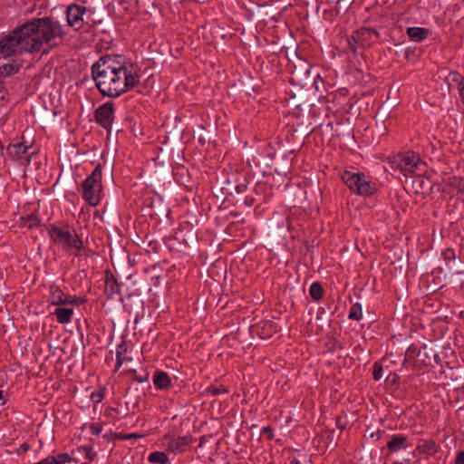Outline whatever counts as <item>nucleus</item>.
Here are the masks:
<instances>
[{"instance_id":"35","label":"nucleus","mask_w":464,"mask_h":464,"mask_svg":"<svg viewBox=\"0 0 464 464\" xmlns=\"http://www.w3.org/2000/svg\"><path fill=\"white\" fill-rule=\"evenodd\" d=\"M91 430H92V434L98 435L101 433L102 428L100 424L96 423V424H92Z\"/></svg>"},{"instance_id":"20","label":"nucleus","mask_w":464,"mask_h":464,"mask_svg":"<svg viewBox=\"0 0 464 464\" xmlns=\"http://www.w3.org/2000/svg\"><path fill=\"white\" fill-rule=\"evenodd\" d=\"M148 460L151 463L166 464L169 461V458L164 452L154 451L150 454Z\"/></svg>"},{"instance_id":"32","label":"nucleus","mask_w":464,"mask_h":464,"mask_svg":"<svg viewBox=\"0 0 464 464\" xmlns=\"http://www.w3.org/2000/svg\"><path fill=\"white\" fill-rule=\"evenodd\" d=\"M28 227L33 228L34 227H37L39 225L40 220L35 216H29L28 217Z\"/></svg>"},{"instance_id":"42","label":"nucleus","mask_w":464,"mask_h":464,"mask_svg":"<svg viewBox=\"0 0 464 464\" xmlns=\"http://www.w3.org/2000/svg\"><path fill=\"white\" fill-rule=\"evenodd\" d=\"M392 464H402V463H400V462H394V463H392Z\"/></svg>"},{"instance_id":"36","label":"nucleus","mask_w":464,"mask_h":464,"mask_svg":"<svg viewBox=\"0 0 464 464\" xmlns=\"http://www.w3.org/2000/svg\"><path fill=\"white\" fill-rule=\"evenodd\" d=\"M457 186L464 193V179H459L457 180Z\"/></svg>"},{"instance_id":"11","label":"nucleus","mask_w":464,"mask_h":464,"mask_svg":"<svg viewBox=\"0 0 464 464\" xmlns=\"http://www.w3.org/2000/svg\"><path fill=\"white\" fill-rule=\"evenodd\" d=\"M50 302L52 304L63 305V304H80L83 301L76 296L65 295L59 287L51 288Z\"/></svg>"},{"instance_id":"12","label":"nucleus","mask_w":464,"mask_h":464,"mask_svg":"<svg viewBox=\"0 0 464 464\" xmlns=\"http://www.w3.org/2000/svg\"><path fill=\"white\" fill-rule=\"evenodd\" d=\"M163 440L167 441V450L174 453L184 451V449L191 443V438L189 436H182L175 439L172 435L166 434Z\"/></svg>"},{"instance_id":"25","label":"nucleus","mask_w":464,"mask_h":464,"mask_svg":"<svg viewBox=\"0 0 464 464\" xmlns=\"http://www.w3.org/2000/svg\"><path fill=\"white\" fill-rule=\"evenodd\" d=\"M55 459L57 464H65L72 461V458L68 453H60L56 456H53Z\"/></svg>"},{"instance_id":"17","label":"nucleus","mask_w":464,"mask_h":464,"mask_svg":"<svg viewBox=\"0 0 464 464\" xmlns=\"http://www.w3.org/2000/svg\"><path fill=\"white\" fill-rule=\"evenodd\" d=\"M154 385L159 389H166L170 384L169 376L164 372H156L153 377Z\"/></svg>"},{"instance_id":"10","label":"nucleus","mask_w":464,"mask_h":464,"mask_svg":"<svg viewBox=\"0 0 464 464\" xmlns=\"http://www.w3.org/2000/svg\"><path fill=\"white\" fill-rule=\"evenodd\" d=\"M95 120L105 129H109L113 120V104L106 102L95 111Z\"/></svg>"},{"instance_id":"21","label":"nucleus","mask_w":464,"mask_h":464,"mask_svg":"<svg viewBox=\"0 0 464 464\" xmlns=\"http://www.w3.org/2000/svg\"><path fill=\"white\" fill-rule=\"evenodd\" d=\"M447 81L449 86H451L453 83H456L459 88V91L460 90L461 85H464V77L458 72H450L449 76L447 77Z\"/></svg>"},{"instance_id":"8","label":"nucleus","mask_w":464,"mask_h":464,"mask_svg":"<svg viewBox=\"0 0 464 464\" xmlns=\"http://www.w3.org/2000/svg\"><path fill=\"white\" fill-rule=\"evenodd\" d=\"M31 146L24 142L12 143L7 147V154L13 160H17L20 165L27 166L34 154V151L29 152Z\"/></svg>"},{"instance_id":"14","label":"nucleus","mask_w":464,"mask_h":464,"mask_svg":"<svg viewBox=\"0 0 464 464\" xmlns=\"http://www.w3.org/2000/svg\"><path fill=\"white\" fill-rule=\"evenodd\" d=\"M53 314L56 316L57 321L60 324H68L72 320L73 309L59 306L55 308Z\"/></svg>"},{"instance_id":"41","label":"nucleus","mask_w":464,"mask_h":464,"mask_svg":"<svg viewBox=\"0 0 464 464\" xmlns=\"http://www.w3.org/2000/svg\"><path fill=\"white\" fill-rule=\"evenodd\" d=\"M3 399V392L0 391V401Z\"/></svg>"},{"instance_id":"31","label":"nucleus","mask_w":464,"mask_h":464,"mask_svg":"<svg viewBox=\"0 0 464 464\" xmlns=\"http://www.w3.org/2000/svg\"><path fill=\"white\" fill-rule=\"evenodd\" d=\"M443 256H444V259L446 261H450V260H454L455 259V252L454 250L452 249H446L443 253H442Z\"/></svg>"},{"instance_id":"2","label":"nucleus","mask_w":464,"mask_h":464,"mask_svg":"<svg viewBox=\"0 0 464 464\" xmlns=\"http://www.w3.org/2000/svg\"><path fill=\"white\" fill-rule=\"evenodd\" d=\"M92 78L102 96L117 98L135 87L139 76L126 66L121 56H102L92 66Z\"/></svg>"},{"instance_id":"28","label":"nucleus","mask_w":464,"mask_h":464,"mask_svg":"<svg viewBox=\"0 0 464 464\" xmlns=\"http://www.w3.org/2000/svg\"><path fill=\"white\" fill-rule=\"evenodd\" d=\"M417 175H420V172ZM416 181L419 183V188L421 189H429L430 187V182L428 179H422L420 176L417 178Z\"/></svg>"},{"instance_id":"37","label":"nucleus","mask_w":464,"mask_h":464,"mask_svg":"<svg viewBox=\"0 0 464 464\" xmlns=\"http://www.w3.org/2000/svg\"><path fill=\"white\" fill-rule=\"evenodd\" d=\"M263 433H267L270 438H272V429L268 426L263 428Z\"/></svg>"},{"instance_id":"23","label":"nucleus","mask_w":464,"mask_h":464,"mask_svg":"<svg viewBox=\"0 0 464 464\" xmlns=\"http://www.w3.org/2000/svg\"><path fill=\"white\" fill-rule=\"evenodd\" d=\"M324 295V289L323 286L319 283H314L312 284L310 287V295L314 300H320L323 297Z\"/></svg>"},{"instance_id":"6","label":"nucleus","mask_w":464,"mask_h":464,"mask_svg":"<svg viewBox=\"0 0 464 464\" xmlns=\"http://www.w3.org/2000/svg\"><path fill=\"white\" fill-rule=\"evenodd\" d=\"M394 163L405 176L407 174H418L423 171L425 168L424 161L414 152L397 155L394 158Z\"/></svg>"},{"instance_id":"33","label":"nucleus","mask_w":464,"mask_h":464,"mask_svg":"<svg viewBox=\"0 0 464 464\" xmlns=\"http://www.w3.org/2000/svg\"><path fill=\"white\" fill-rule=\"evenodd\" d=\"M28 450H30V445L26 442L23 443L16 450V453L18 455H21L24 452H27Z\"/></svg>"},{"instance_id":"9","label":"nucleus","mask_w":464,"mask_h":464,"mask_svg":"<svg viewBox=\"0 0 464 464\" xmlns=\"http://www.w3.org/2000/svg\"><path fill=\"white\" fill-rule=\"evenodd\" d=\"M86 11L84 6L77 5H70L67 8L66 17L68 24L75 30H80L83 24V14Z\"/></svg>"},{"instance_id":"38","label":"nucleus","mask_w":464,"mask_h":464,"mask_svg":"<svg viewBox=\"0 0 464 464\" xmlns=\"http://www.w3.org/2000/svg\"><path fill=\"white\" fill-rule=\"evenodd\" d=\"M459 95H460L461 101L464 104V85H461V87H460Z\"/></svg>"},{"instance_id":"16","label":"nucleus","mask_w":464,"mask_h":464,"mask_svg":"<svg viewBox=\"0 0 464 464\" xmlns=\"http://www.w3.org/2000/svg\"><path fill=\"white\" fill-rule=\"evenodd\" d=\"M406 440L407 438L401 435H394L392 437L391 440L387 443V448L391 451H397L401 449L406 448Z\"/></svg>"},{"instance_id":"24","label":"nucleus","mask_w":464,"mask_h":464,"mask_svg":"<svg viewBox=\"0 0 464 464\" xmlns=\"http://www.w3.org/2000/svg\"><path fill=\"white\" fill-rule=\"evenodd\" d=\"M362 306L359 303H356L352 305L349 313V318L353 320L359 321L362 319Z\"/></svg>"},{"instance_id":"26","label":"nucleus","mask_w":464,"mask_h":464,"mask_svg":"<svg viewBox=\"0 0 464 464\" xmlns=\"http://www.w3.org/2000/svg\"><path fill=\"white\" fill-rule=\"evenodd\" d=\"M207 392L208 393H211L212 395H218L220 393H227V390L223 386H210L207 389Z\"/></svg>"},{"instance_id":"3","label":"nucleus","mask_w":464,"mask_h":464,"mask_svg":"<svg viewBox=\"0 0 464 464\" xmlns=\"http://www.w3.org/2000/svg\"><path fill=\"white\" fill-rule=\"evenodd\" d=\"M102 166L98 164L91 175L83 181V198L92 206H96L101 200L102 193Z\"/></svg>"},{"instance_id":"13","label":"nucleus","mask_w":464,"mask_h":464,"mask_svg":"<svg viewBox=\"0 0 464 464\" xmlns=\"http://www.w3.org/2000/svg\"><path fill=\"white\" fill-rule=\"evenodd\" d=\"M104 292L109 298L113 297L115 294L120 292V285L117 279L111 271H106V282Z\"/></svg>"},{"instance_id":"18","label":"nucleus","mask_w":464,"mask_h":464,"mask_svg":"<svg viewBox=\"0 0 464 464\" xmlns=\"http://www.w3.org/2000/svg\"><path fill=\"white\" fill-rule=\"evenodd\" d=\"M19 68V65L14 63L4 64L0 66V77L5 81L6 78L18 72Z\"/></svg>"},{"instance_id":"15","label":"nucleus","mask_w":464,"mask_h":464,"mask_svg":"<svg viewBox=\"0 0 464 464\" xmlns=\"http://www.w3.org/2000/svg\"><path fill=\"white\" fill-rule=\"evenodd\" d=\"M406 32L409 38L415 42H420L429 35V30L422 27H409Z\"/></svg>"},{"instance_id":"22","label":"nucleus","mask_w":464,"mask_h":464,"mask_svg":"<svg viewBox=\"0 0 464 464\" xmlns=\"http://www.w3.org/2000/svg\"><path fill=\"white\" fill-rule=\"evenodd\" d=\"M127 351L126 344L124 343H121L118 345L117 351H116V368L119 369L121 365L122 364L124 361V353Z\"/></svg>"},{"instance_id":"29","label":"nucleus","mask_w":464,"mask_h":464,"mask_svg":"<svg viewBox=\"0 0 464 464\" xmlns=\"http://www.w3.org/2000/svg\"><path fill=\"white\" fill-rule=\"evenodd\" d=\"M8 94L7 90L5 88V81H4L0 77V101L5 100V96Z\"/></svg>"},{"instance_id":"39","label":"nucleus","mask_w":464,"mask_h":464,"mask_svg":"<svg viewBox=\"0 0 464 464\" xmlns=\"http://www.w3.org/2000/svg\"><path fill=\"white\" fill-rule=\"evenodd\" d=\"M136 437H139V435L132 433V434L127 435L125 438L130 439V438H136Z\"/></svg>"},{"instance_id":"1","label":"nucleus","mask_w":464,"mask_h":464,"mask_svg":"<svg viewBox=\"0 0 464 464\" xmlns=\"http://www.w3.org/2000/svg\"><path fill=\"white\" fill-rule=\"evenodd\" d=\"M65 32L53 17L34 18L17 26L0 40V54L4 58L22 55L24 53H43L59 46Z\"/></svg>"},{"instance_id":"5","label":"nucleus","mask_w":464,"mask_h":464,"mask_svg":"<svg viewBox=\"0 0 464 464\" xmlns=\"http://www.w3.org/2000/svg\"><path fill=\"white\" fill-rule=\"evenodd\" d=\"M342 179L351 190L359 195L368 196L374 191L373 186L364 174L345 171L342 175Z\"/></svg>"},{"instance_id":"40","label":"nucleus","mask_w":464,"mask_h":464,"mask_svg":"<svg viewBox=\"0 0 464 464\" xmlns=\"http://www.w3.org/2000/svg\"><path fill=\"white\" fill-rule=\"evenodd\" d=\"M290 464H301L298 460H292Z\"/></svg>"},{"instance_id":"34","label":"nucleus","mask_w":464,"mask_h":464,"mask_svg":"<svg viewBox=\"0 0 464 464\" xmlns=\"http://www.w3.org/2000/svg\"><path fill=\"white\" fill-rule=\"evenodd\" d=\"M455 464H464V450L458 452L455 459Z\"/></svg>"},{"instance_id":"30","label":"nucleus","mask_w":464,"mask_h":464,"mask_svg":"<svg viewBox=\"0 0 464 464\" xmlns=\"http://www.w3.org/2000/svg\"><path fill=\"white\" fill-rule=\"evenodd\" d=\"M82 449L85 451L88 460L92 461L96 457V453L92 451V448L83 446Z\"/></svg>"},{"instance_id":"27","label":"nucleus","mask_w":464,"mask_h":464,"mask_svg":"<svg viewBox=\"0 0 464 464\" xmlns=\"http://www.w3.org/2000/svg\"><path fill=\"white\" fill-rule=\"evenodd\" d=\"M372 376L375 381H379L382 377V366L379 362L373 364Z\"/></svg>"},{"instance_id":"7","label":"nucleus","mask_w":464,"mask_h":464,"mask_svg":"<svg viewBox=\"0 0 464 464\" xmlns=\"http://www.w3.org/2000/svg\"><path fill=\"white\" fill-rule=\"evenodd\" d=\"M377 37L378 33L376 30L362 28L353 34L351 38L348 39V44L350 49L355 53L359 47L364 48L366 45H370L371 42Z\"/></svg>"},{"instance_id":"4","label":"nucleus","mask_w":464,"mask_h":464,"mask_svg":"<svg viewBox=\"0 0 464 464\" xmlns=\"http://www.w3.org/2000/svg\"><path fill=\"white\" fill-rule=\"evenodd\" d=\"M50 237L55 244L62 245L64 247H73L80 250L82 247V242L73 229L66 227H53L49 230Z\"/></svg>"},{"instance_id":"19","label":"nucleus","mask_w":464,"mask_h":464,"mask_svg":"<svg viewBox=\"0 0 464 464\" xmlns=\"http://www.w3.org/2000/svg\"><path fill=\"white\" fill-rule=\"evenodd\" d=\"M417 450L422 453L435 454L437 452V445L433 440H426L422 444L418 445Z\"/></svg>"}]
</instances>
